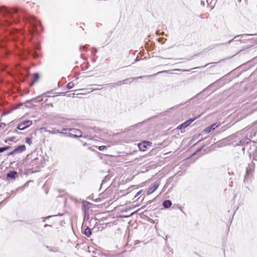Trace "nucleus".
<instances>
[{"label": "nucleus", "mask_w": 257, "mask_h": 257, "mask_svg": "<svg viewBox=\"0 0 257 257\" xmlns=\"http://www.w3.org/2000/svg\"><path fill=\"white\" fill-rule=\"evenodd\" d=\"M135 78H130L123 80L122 81H118L115 83L107 84L106 85L109 86L110 87H115L116 86H119L122 84H127L131 83Z\"/></svg>", "instance_id": "f257e3e1"}, {"label": "nucleus", "mask_w": 257, "mask_h": 257, "mask_svg": "<svg viewBox=\"0 0 257 257\" xmlns=\"http://www.w3.org/2000/svg\"><path fill=\"white\" fill-rule=\"evenodd\" d=\"M17 11L16 10L10 11L7 9L5 7H0V14L3 16H8L12 17L13 13H17Z\"/></svg>", "instance_id": "f03ea898"}, {"label": "nucleus", "mask_w": 257, "mask_h": 257, "mask_svg": "<svg viewBox=\"0 0 257 257\" xmlns=\"http://www.w3.org/2000/svg\"><path fill=\"white\" fill-rule=\"evenodd\" d=\"M32 124V121L30 120L24 121L20 123L17 126V128L19 130H24Z\"/></svg>", "instance_id": "7ed1b4c3"}, {"label": "nucleus", "mask_w": 257, "mask_h": 257, "mask_svg": "<svg viewBox=\"0 0 257 257\" xmlns=\"http://www.w3.org/2000/svg\"><path fill=\"white\" fill-rule=\"evenodd\" d=\"M70 131L72 132L74 134L72 136V138H77L82 137V132L80 130L76 128H70Z\"/></svg>", "instance_id": "20e7f679"}, {"label": "nucleus", "mask_w": 257, "mask_h": 257, "mask_svg": "<svg viewBox=\"0 0 257 257\" xmlns=\"http://www.w3.org/2000/svg\"><path fill=\"white\" fill-rule=\"evenodd\" d=\"M40 162L41 160H40L38 158H36L34 159L32 162H31V166L32 167H34L33 168L35 169V171H37V169L39 168L40 166Z\"/></svg>", "instance_id": "39448f33"}, {"label": "nucleus", "mask_w": 257, "mask_h": 257, "mask_svg": "<svg viewBox=\"0 0 257 257\" xmlns=\"http://www.w3.org/2000/svg\"><path fill=\"white\" fill-rule=\"evenodd\" d=\"M159 186V184L158 183H155L153 186L150 187L148 188V195H150L152 194L154 192H155Z\"/></svg>", "instance_id": "423d86ee"}, {"label": "nucleus", "mask_w": 257, "mask_h": 257, "mask_svg": "<svg viewBox=\"0 0 257 257\" xmlns=\"http://www.w3.org/2000/svg\"><path fill=\"white\" fill-rule=\"evenodd\" d=\"M195 118L194 119H190L186 120L185 122L183 123L182 124L179 125L177 127L178 129H181L182 128H185L188 126L191 122H192Z\"/></svg>", "instance_id": "0eeeda50"}, {"label": "nucleus", "mask_w": 257, "mask_h": 257, "mask_svg": "<svg viewBox=\"0 0 257 257\" xmlns=\"http://www.w3.org/2000/svg\"><path fill=\"white\" fill-rule=\"evenodd\" d=\"M218 125H219V124H217V123H213L212 125H211L210 126H209V127H207L206 128H205L204 130V132L205 133H209L211 131H213V130H215V128L216 127H218Z\"/></svg>", "instance_id": "6e6552de"}, {"label": "nucleus", "mask_w": 257, "mask_h": 257, "mask_svg": "<svg viewBox=\"0 0 257 257\" xmlns=\"http://www.w3.org/2000/svg\"><path fill=\"white\" fill-rule=\"evenodd\" d=\"M148 143H149L148 142H144L142 143L139 144L138 147H139L140 150L141 151H145L147 149V145H148Z\"/></svg>", "instance_id": "1a4fd4ad"}, {"label": "nucleus", "mask_w": 257, "mask_h": 257, "mask_svg": "<svg viewBox=\"0 0 257 257\" xmlns=\"http://www.w3.org/2000/svg\"><path fill=\"white\" fill-rule=\"evenodd\" d=\"M26 150V147L25 145H21L14 149V152L16 153H21Z\"/></svg>", "instance_id": "9d476101"}, {"label": "nucleus", "mask_w": 257, "mask_h": 257, "mask_svg": "<svg viewBox=\"0 0 257 257\" xmlns=\"http://www.w3.org/2000/svg\"><path fill=\"white\" fill-rule=\"evenodd\" d=\"M250 140L248 138H246L239 141V143L237 144V145L243 146L244 145L248 144Z\"/></svg>", "instance_id": "9b49d317"}, {"label": "nucleus", "mask_w": 257, "mask_h": 257, "mask_svg": "<svg viewBox=\"0 0 257 257\" xmlns=\"http://www.w3.org/2000/svg\"><path fill=\"white\" fill-rule=\"evenodd\" d=\"M172 205V202L170 200H167L163 202V206L165 208H168L170 207Z\"/></svg>", "instance_id": "f8f14e48"}, {"label": "nucleus", "mask_w": 257, "mask_h": 257, "mask_svg": "<svg viewBox=\"0 0 257 257\" xmlns=\"http://www.w3.org/2000/svg\"><path fill=\"white\" fill-rule=\"evenodd\" d=\"M17 174V172L15 171H10L7 174V177L11 179H14Z\"/></svg>", "instance_id": "ddd939ff"}, {"label": "nucleus", "mask_w": 257, "mask_h": 257, "mask_svg": "<svg viewBox=\"0 0 257 257\" xmlns=\"http://www.w3.org/2000/svg\"><path fill=\"white\" fill-rule=\"evenodd\" d=\"M39 79V74L37 73H35L34 74V79H33V81H32L31 85H33L35 83L38 82Z\"/></svg>", "instance_id": "4468645a"}, {"label": "nucleus", "mask_w": 257, "mask_h": 257, "mask_svg": "<svg viewBox=\"0 0 257 257\" xmlns=\"http://www.w3.org/2000/svg\"><path fill=\"white\" fill-rule=\"evenodd\" d=\"M84 234L87 236L89 237L91 234V230L90 228L87 227L84 231Z\"/></svg>", "instance_id": "2eb2a0df"}, {"label": "nucleus", "mask_w": 257, "mask_h": 257, "mask_svg": "<svg viewBox=\"0 0 257 257\" xmlns=\"http://www.w3.org/2000/svg\"><path fill=\"white\" fill-rule=\"evenodd\" d=\"M74 85L72 82H69L67 85V88L68 89H71L74 87Z\"/></svg>", "instance_id": "dca6fc26"}, {"label": "nucleus", "mask_w": 257, "mask_h": 257, "mask_svg": "<svg viewBox=\"0 0 257 257\" xmlns=\"http://www.w3.org/2000/svg\"><path fill=\"white\" fill-rule=\"evenodd\" d=\"M10 148L9 146H6L5 147H1L0 148V153H3L5 151L8 150Z\"/></svg>", "instance_id": "f3484780"}, {"label": "nucleus", "mask_w": 257, "mask_h": 257, "mask_svg": "<svg viewBox=\"0 0 257 257\" xmlns=\"http://www.w3.org/2000/svg\"><path fill=\"white\" fill-rule=\"evenodd\" d=\"M61 134L63 135H65L67 137H72V136L74 135V134H72L71 133H61Z\"/></svg>", "instance_id": "a211bd4d"}, {"label": "nucleus", "mask_w": 257, "mask_h": 257, "mask_svg": "<svg viewBox=\"0 0 257 257\" xmlns=\"http://www.w3.org/2000/svg\"><path fill=\"white\" fill-rule=\"evenodd\" d=\"M105 149H106V147L105 146H101L98 147V149L100 151H102Z\"/></svg>", "instance_id": "6ab92c4d"}, {"label": "nucleus", "mask_w": 257, "mask_h": 257, "mask_svg": "<svg viewBox=\"0 0 257 257\" xmlns=\"http://www.w3.org/2000/svg\"><path fill=\"white\" fill-rule=\"evenodd\" d=\"M49 133L52 134H55L56 133H60L61 134V132H59L58 130H54L52 131H49Z\"/></svg>", "instance_id": "aec40b11"}, {"label": "nucleus", "mask_w": 257, "mask_h": 257, "mask_svg": "<svg viewBox=\"0 0 257 257\" xmlns=\"http://www.w3.org/2000/svg\"><path fill=\"white\" fill-rule=\"evenodd\" d=\"M26 143L28 144L29 145H31L32 144V141L30 138H27L26 139Z\"/></svg>", "instance_id": "412c9836"}, {"label": "nucleus", "mask_w": 257, "mask_h": 257, "mask_svg": "<svg viewBox=\"0 0 257 257\" xmlns=\"http://www.w3.org/2000/svg\"><path fill=\"white\" fill-rule=\"evenodd\" d=\"M14 139H15L14 137L9 138L5 140V142H7V141H13L14 140Z\"/></svg>", "instance_id": "4be33fe9"}, {"label": "nucleus", "mask_w": 257, "mask_h": 257, "mask_svg": "<svg viewBox=\"0 0 257 257\" xmlns=\"http://www.w3.org/2000/svg\"><path fill=\"white\" fill-rule=\"evenodd\" d=\"M250 171H251V170L250 168H246L245 175H247L249 174V173L250 172Z\"/></svg>", "instance_id": "5701e85b"}, {"label": "nucleus", "mask_w": 257, "mask_h": 257, "mask_svg": "<svg viewBox=\"0 0 257 257\" xmlns=\"http://www.w3.org/2000/svg\"><path fill=\"white\" fill-rule=\"evenodd\" d=\"M15 153H16V152H14V150L12 152L9 153L8 155L11 156V155H13V154H14Z\"/></svg>", "instance_id": "b1692460"}, {"label": "nucleus", "mask_w": 257, "mask_h": 257, "mask_svg": "<svg viewBox=\"0 0 257 257\" xmlns=\"http://www.w3.org/2000/svg\"><path fill=\"white\" fill-rule=\"evenodd\" d=\"M85 46H84V47H80V51L84 50H85Z\"/></svg>", "instance_id": "393cba45"}, {"label": "nucleus", "mask_w": 257, "mask_h": 257, "mask_svg": "<svg viewBox=\"0 0 257 257\" xmlns=\"http://www.w3.org/2000/svg\"><path fill=\"white\" fill-rule=\"evenodd\" d=\"M141 191H140L139 192H138L136 194V196H135V197H137L138 196H139V195L141 194Z\"/></svg>", "instance_id": "a878e982"}, {"label": "nucleus", "mask_w": 257, "mask_h": 257, "mask_svg": "<svg viewBox=\"0 0 257 257\" xmlns=\"http://www.w3.org/2000/svg\"><path fill=\"white\" fill-rule=\"evenodd\" d=\"M100 88H94L91 90V91H94V90H100Z\"/></svg>", "instance_id": "bb28decb"}, {"label": "nucleus", "mask_w": 257, "mask_h": 257, "mask_svg": "<svg viewBox=\"0 0 257 257\" xmlns=\"http://www.w3.org/2000/svg\"><path fill=\"white\" fill-rule=\"evenodd\" d=\"M82 90H83V89H78V90H74V91H82Z\"/></svg>", "instance_id": "cd10ccee"}, {"label": "nucleus", "mask_w": 257, "mask_h": 257, "mask_svg": "<svg viewBox=\"0 0 257 257\" xmlns=\"http://www.w3.org/2000/svg\"><path fill=\"white\" fill-rule=\"evenodd\" d=\"M67 130H69V129H68V128H63V131H66Z\"/></svg>", "instance_id": "c85d7f7f"}, {"label": "nucleus", "mask_w": 257, "mask_h": 257, "mask_svg": "<svg viewBox=\"0 0 257 257\" xmlns=\"http://www.w3.org/2000/svg\"><path fill=\"white\" fill-rule=\"evenodd\" d=\"M38 56V55L36 54V55H34V58H36Z\"/></svg>", "instance_id": "c756f323"}, {"label": "nucleus", "mask_w": 257, "mask_h": 257, "mask_svg": "<svg viewBox=\"0 0 257 257\" xmlns=\"http://www.w3.org/2000/svg\"><path fill=\"white\" fill-rule=\"evenodd\" d=\"M206 3H207V4H209L208 0H207V1H206Z\"/></svg>", "instance_id": "7c9ffc66"}, {"label": "nucleus", "mask_w": 257, "mask_h": 257, "mask_svg": "<svg viewBox=\"0 0 257 257\" xmlns=\"http://www.w3.org/2000/svg\"><path fill=\"white\" fill-rule=\"evenodd\" d=\"M201 4H202L203 5H204V3L203 1H201Z\"/></svg>", "instance_id": "2f4dec72"}, {"label": "nucleus", "mask_w": 257, "mask_h": 257, "mask_svg": "<svg viewBox=\"0 0 257 257\" xmlns=\"http://www.w3.org/2000/svg\"><path fill=\"white\" fill-rule=\"evenodd\" d=\"M165 71H162V72H159L158 73H162V72H165Z\"/></svg>", "instance_id": "473e14b6"}, {"label": "nucleus", "mask_w": 257, "mask_h": 257, "mask_svg": "<svg viewBox=\"0 0 257 257\" xmlns=\"http://www.w3.org/2000/svg\"><path fill=\"white\" fill-rule=\"evenodd\" d=\"M232 41V40L229 41L228 43H230Z\"/></svg>", "instance_id": "72a5a7b5"}, {"label": "nucleus", "mask_w": 257, "mask_h": 257, "mask_svg": "<svg viewBox=\"0 0 257 257\" xmlns=\"http://www.w3.org/2000/svg\"><path fill=\"white\" fill-rule=\"evenodd\" d=\"M133 214H134V213H131V214L130 216H131V215H133Z\"/></svg>", "instance_id": "f704fd0d"}]
</instances>
